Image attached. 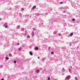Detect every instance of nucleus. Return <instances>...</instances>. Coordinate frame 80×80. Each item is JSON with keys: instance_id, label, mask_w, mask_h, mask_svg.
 <instances>
[{"instance_id": "3", "label": "nucleus", "mask_w": 80, "mask_h": 80, "mask_svg": "<svg viewBox=\"0 0 80 80\" xmlns=\"http://www.w3.org/2000/svg\"><path fill=\"white\" fill-rule=\"evenodd\" d=\"M29 54L30 55H33V53H32V52H30Z\"/></svg>"}, {"instance_id": "28", "label": "nucleus", "mask_w": 80, "mask_h": 80, "mask_svg": "<svg viewBox=\"0 0 80 80\" xmlns=\"http://www.w3.org/2000/svg\"><path fill=\"white\" fill-rule=\"evenodd\" d=\"M54 33H56V32H55Z\"/></svg>"}, {"instance_id": "1", "label": "nucleus", "mask_w": 80, "mask_h": 80, "mask_svg": "<svg viewBox=\"0 0 80 80\" xmlns=\"http://www.w3.org/2000/svg\"><path fill=\"white\" fill-rule=\"evenodd\" d=\"M71 78V76H68L65 78V80H67L68 79H70Z\"/></svg>"}, {"instance_id": "6", "label": "nucleus", "mask_w": 80, "mask_h": 80, "mask_svg": "<svg viewBox=\"0 0 80 80\" xmlns=\"http://www.w3.org/2000/svg\"><path fill=\"white\" fill-rule=\"evenodd\" d=\"M65 69L64 68H63L62 70V72H65Z\"/></svg>"}, {"instance_id": "13", "label": "nucleus", "mask_w": 80, "mask_h": 80, "mask_svg": "<svg viewBox=\"0 0 80 80\" xmlns=\"http://www.w3.org/2000/svg\"><path fill=\"white\" fill-rule=\"evenodd\" d=\"M48 80H50V77H48Z\"/></svg>"}, {"instance_id": "16", "label": "nucleus", "mask_w": 80, "mask_h": 80, "mask_svg": "<svg viewBox=\"0 0 80 80\" xmlns=\"http://www.w3.org/2000/svg\"><path fill=\"white\" fill-rule=\"evenodd\" d=\"M40 72V71L38 70L37 71V73H39Z\"/></svg>"}, {"instance_id": "15", "label": "nucleus", "mask_w": 80, "mask_h": 80, "mask_svg": "<svg viewBox=\"0 0 80 80\" xmlns=\"http://www.w3.org/2000/svg\"><path fill=\"white\" fill-rule=\"evenodd\" d=\"M21 30H22V31H23V30H24V28H22Z\"/></svg>"}, {"instance_id": "18", "label": "nucleus", "mask_w": 80, "mask_h": 80, "mask_svg": "<svg viewBox=\"0 0 80 80\" xmlns=\"http://www.w3.org/2000/svg\"><path fill=\"white\" fill-rule=\"evenodd\" d=\"M62 3H63V2H60V4H62Z\"/></svg>"}, {"instance_id": "5", "label": "nucleus", "mask_w": 80, "mask_h": 80, "mask_svg": "<svg viewBox=\"0 0 80 80\" xmlns=\"http://www.w3.org/2000/svg\"><path fill=\"white\" fill-rule=\"evenodd\" d=\"M35 50H38V47H35Z\"/></svg>"}, {"instance_id": "7", "label": "nucleus", "mask_w": 80, "mask_h": 80, "mask_svg": "<svg viewBox=\"0 0 80 80\" xmlns=\"http://www.w3.org/2000/svg\"><path fill=\"white\" fill-rule=\"evenodd\" d=\"M73 33H71L70 34V36L72 37V36H73Z\"/></svg>"}, {"instance_id": "25", "label": "nucleus", "mask_w": 80, "mask_h": 80, "mask_svg": "<svg viewBox=\"0 0 80 80\" xmlns=\"http://www.w3.org/2000/svg\"><path fill=\"white\" fill-rule=\"evenodd\" d=\"M38 59H40V57H38Z\"/></svg>"}, {"instance_id": "11", "label": "nucleus", "mask_w": 80, "mask_h": 80, "mask_svg": "<svg viewBox=\"0 0 80 80\" xmlns=\"http://www.w3.org/2000/svg\"><path fill=\"white\" fill-rule=\"evenodd\" d=\"M9 57H12V54L10 53L9 55Z\"/></svg>"}, {"instance_id": "20", "label": "nucleus", "mask_w": 80, "mask_h": 80, "mask_svg": "<svg viewBox=\"0 0 80 80\" xmlns=\"http://www.w3.org/2000/svg\"><path fill=\"white\" fill-rule=\"evenodd\" d=\"M58 35H59V37L60 36H61V34L60 33Z\"/></svg>"}, {"instance_id": "10", "label": "nucleus", "mask_w": 80, "mask_h": 80, "mask_svg": "<svg viewBox=\"0 0 80 80\" xmlns=\"http://www.w3.org/2000/svg\"><path fill=\"white\" fill-rule=\"evenodd\" d=\"M5 58H6V60H8V59H9V58H8L7 57H6Z\"/></svg>"}, {"instance_id": "23", "label": "nucleus", "mask_w": 80, "mask_h": 80, "mask_svg": "<svg viewBox=\"0 0 80 80\" xmlns=\"http://www.w3.org/2000/svg\"><path fill=\"white\" fill-rule=\"evenodd\" d=\"M14 63H16V61H14Z\"/></svg>"}, {"instance_id": "22", "label": "nucleus", "mask_w": 80, "mask_h": 80, "mask_svg": "<svg viewBox=\"0 0 80 80\" xmlns=\"http://www.w3.org/2000/svg\"><path fill=\"white\" fill-rule=\"evenodd\" d=\"M27 38H30V36H27Z\"/></svg>"}, {"instance_id": "21", "label": "nucleus", "mask_w": 80, "mask_h": 80, "mask_svg": "<svg viewBox=\"0 0 80 80\" xmlns=\"http://www.w3.org/2000/svg\"><path fill=\"white\" fill-rule=\"evenodd\" d=\"M68 70L69 72H70V71H71L72 70L69 69H68Z\"/></svg>"}, {"instance_id": "19", "label": "nucleus", "mask_w": 80, "mask_h": 80, "mask_svg": "<svg viewBox=\"0 0 80 80\" xmlns=\"http://www.w3.org/2000/svg\"><path fill=\"white\" fill-rule=\"evenodd\" d=\"M21 10H24V9H23V8H21Z\"/></svg>"}, {"instance_id": "2", "label": "nucleus", "mask_w": 80, "mask_h": 80, "mask_svg": "<svg viewBox=\"0 0 80 80\" xmlns=\"http://www.w3.org/2000/svg\"><path fill=\"white\" fill-rule=\"evenodd\" d=\"M6 25V26H5ZM4 27H5V28H7L8 26L6 25V24L5 23L3 25Z\"/></svg>"}, {"instance_id": "4", "label": "nucleus", "mask_w": 80, "mask_h": 80, "mask_svg": "<svg viewBox=\"0 0 80 80\" xmlns=\"http://www.w3.org/2000/svg\"><path fill=\"white\" fill-rule=\"evenodd\" d=\"M32 37H33V36L35 35V33H34V32H32Z\"/></svg>"}, {"instance_id": "24", "label": "nucleus", "mask_w": 80, "mask_h": 80, "mask_svg": "<svg viewBox=\"0 0 80 80\" xmlns=\"http://www.w3.org/2000/svg\"><path fill=\"white\" fill-rule=\"evenodd\" d=\"M17 45H20V44H19V43H18L17 44Z\"/></svg>"}, {"instance_id": "30", "label": "nucleus", "mask_w": 80, "mask_h": 80, "mask_svg": "<svg viewBox=\"0 0 80 80\" xmlns=\"http://www.w3.org/2000/svg\"><path fill=\"white\" fill-rule=\"evenodd\" d=\"M2 20V19H0V20Z\"/></svg>"}, {"instance_id": "17", "label": "nucleus", "mask_w": 80, "mask_h": 80, "mask_svg": "<svg viewBox=\"0 0 80 80\" xmlns=\"http://www.w3.org/2000/svg\"><path fill=\"white\" fill-rule=\"evenodd\" d=\"M51 54H52V55H53V52H51Z\"/></svg>"}, {"instance_id": "9", "label": "nucleus", "mask_w": 80, "mask_h": 80, "mask_svg": "<svg viewBox=\"0 0 80 80\" xmlns=\"http://www.w3.org/2000/svg\"><path fill=\"white\" fill-rule=\"evenodd\" d=\"M36 8V6H33V7L32 8V9H34V8Z\"/></svg>"}, {"instance_id": "27", "label": "nucleus", "mask_w": 80, "mask_h": 80, "mask_svg": "<svg viewBox=\"0 0 80 80\" xmlns=\"http://www.w3.org/2000/svg\"><path fill=\"white\" fill-rule=\"evenodd\" d=\"M53 35H55V33H53Z\"/></svg>"}, {"instance_id": "12", "label": "nucleus", "mask_w": 80, "mask_h": 80, "mask_svg": "<svg viewBox=\"0 0 80 80\" xmlns=\"http://www.w3.org/2000/svg\"><path fill=\"white\" fill-rule=\"evenodd\" d=\"M75 79L76 80H78V78H77V77H75Z\"/></svg>"}, {"instance_id": "8", "label": "nucleus", "mask_w": 80, "mask_h": 80, "mask_svg": "<svg viewBox=\"0 0 80 80\" xmlns=\"http://www.w3.org/2000/svg\"><path fill=\"white\" fill-rule=\"evenodd\" d=\"M22 48H20L18 49V50L19 51H21L22 50Z\"/></svg>"}, {"instance_id": "14", "label": "nucleus", "mask_w": 80, "mask_h": 80, "mask_svg": "<svg viewBox=\"0 0 80 80\" xmlns=\"http://www.w3.org/2000/svg\"><path fill=\"white\" fill-rule=\"evenodd\" d=\"M72 21H73V22H75V19H72Z\"/></svg>"}, {"instance_id": "26", "label": "nucleus", "mask_w": 80, "mask_h": 80, "mask_svg": "<svg viewBox=\"0 0 80 80\" xmlns=\"http://www.w3.org/2000/svg\"><path fill=\"white\" fill-rule=\"evenodd\" d=\"M1 80H4V79H1Z\"/></svg>"}, {"instance_id": "29", "label": "nucleus", "mask_w": 80, "mask_h": 80, "mask_svg": "<svg viewBox=\"0 0 80 80\" xmlns=\"http://www.w3.org/2000/svg\"><path fill=\"white\" fill-rule=\"evenodd\" d=\"M43 23H42V25H43Z\"/></svg>"}]
</instances>
